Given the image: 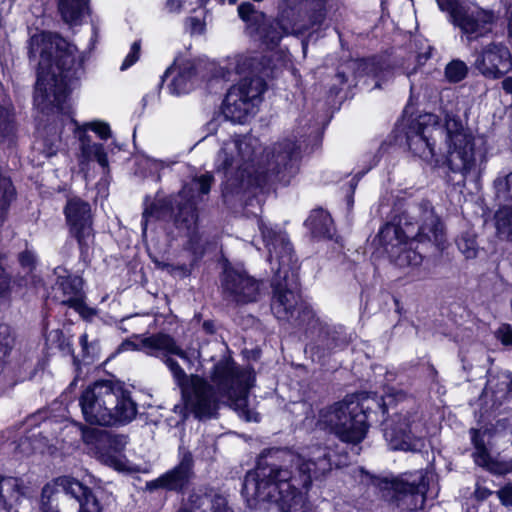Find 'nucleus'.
Masks as SVG:
<instances>
[{
    "instance_id": "f257e3e1",
    "label": "nucleus",
    "mask_w": 512,
    "mask_h": 512,
    "mask_svg": "<svg viewBox=\"0 0 512 512\" xmlns=\"http://www.w3.org/2000/svg\"><path fill=\"white\" fill-rule=\"evenodd\" d=\"M133 339L138 343L127 341L125 349L143 350L150 356L160 357L171 371L176 384L181 388L184 405H175L174 411L183 418L188 411L197 418H210L215 415L220 403L229 402L247 421H258L247 409V393L250 387L251 375L240 371L234 364L222 361L214 366L212 381L213 388L203 378L188 376L181 366L169 355L186 358V353L175 342L174 338L165 333L152 335H137Z\"/></svg>"
},
{
    "instance_id": "f03ea898",
    "label": "nucleus",
    "mask_w": 512,
    "mask_h": 512,
    "mask_svg": "<svg viewBox=\"0 0 512 512\" xmlns=\"http://www.w3.org/2000/svg\"><path fill=\"white\" fill-rule=\"evenodd\" d=\"M262 457L254 471L246 474L242 494L249 507L275 503L280 512H315L307 493L314 479L331 471L333 463L328 447L311 446L301 453L279 451Z\"/></svg>"
},
{
    "instance_id": "7ed1b4c3",
    "label": "nucleus",
    "mask_w": 512,
    "mask_h": 512,
    "mask_svg": "<svg viewBox=\"0 0 512 512\" xmlns=\"http://www.w3.org/2000/svg\"><path fill=\"white\" fill-rule=\"evenodd\" d=\"M258 139L251 136L235 137L224 141L216 154L214 165L226 178L223 194H238L252 187H263L276 180L288 184L298 171L301 143L285 139L266 153V163H255Z\"/></svg>"
},
{
    "instance_id": "20e7f679",
    "label": "nucleus",
    "mask_w": 512,
    "mask_h": 512,
    "mask_svg": "<svg viewBox=\"0 0 512 512\" xmlns=\"http://www.w3.org/2000/svg\"><path fill=\"white\" fill-rule=\"evenodd\" d=\"M29 56L39 59L34 105L44 114L57 113L62 121H72L68 93L82 69L81 54L59 35L41 32L31 36Z\"/></svg>"
},
{
    "instance_id": "39448f33",
    "label": "nucleus",
    "mask_w": 512,
    "mask_h": 512,
    "mask_svg": "<svg viewBox=\"0 0 512 512\" xmlns=\"http://www.w3.org/2000/svg\"><path fill=\"white\" fill-rule=\"evenodd\" d=\"M444 139L446 164L451 172L466 178L476 168L474 137L463 122L454 115H446L444 127L434 114L420 115L407 131V144L411 152L422 160L439 164L436 140Z\"/></svg>"
},
{
    "instance_id": "423d86ee",
    "label": "nucleus",
    "mask_w": 512,
    "mask_h": 512,
    "mask_svg": "<svg viewBox=\"0 0 512 512\" xmlns=\"http://www.w3.org/2000/svg\"><path fill=\"white\" fill-rule=\"evenodd\" d=\"M257 223L268 250V260L275 269L272 312L279 320L291 321L299 304L297 260L285 233L263 219H258Z\"/></svg>"
},
{
    "instance_id": "0eeeda50",
    "label": "nucleus",
    "mask_w": 512,
    "mask_h": 512,
    "mask_svg": "<svg viewBox=\"0 0 512 512\" xmlns=\"http://www.w3.org/2000/svg\"><path fill=\"white\" fill-rule=\"evenodd\" d=\"M408 231L393 223L385 224L378 233V241L388 253L391 261L399 268L415 269L423 261L422 255L413 248L416 240L419 243L429 242L438 248H443L446 241L445 231L440 219L428 205H425L422 224L415 239L407 241Z\"/></svg>"
},
{
    "instance_id": "6e6552de",
    "label": "nucleus",
    "mask_w": 512,
    "mask_h": 512,
    "mask_svg": "<svg viewBox=\"0 0 512 512\" xmlns=\"http://www.w3.org/2000/svg\"><path fill=\"white\" fill-rule=\"evenodd\" d=\"M79 405L86 422L109 426L128 423L137 413L130 392L120 382L96 381L82 393Z\"/></svg>"
},
{
    "instance_id": "1a4fd4ad",
    "label": "nucleus",
    "mask_w": 512,
    "mask_h": 512,
    "mask_svg": "<svg viewBox=\"0 0 512 512\" xmlns=\"http://www.w3.org/2000/svg\"><path fill=\"white\" fill-rule=\"evenodd\" d=\"M213 181L211 174H203L186 183L173 199H156L143 212V232L152 218H166L174 213V224L179 233L187 237L191 244L197 240V201L208 194Z\"/></svg>"
},
{
    "instance_id": "9d476101",
    "label": "nucleus",
    "mask_w": 512,
    "mask_h": 512,
    "mask_svg": "<svg viewBox=\"0 0 512 512\" xmlns=\"http://www.w3.org/2000/svg\"><path fill=\"white\" fill-rule=\"evenodd\" d=\"M239 17L247 24L251 35H258L268 48H275L285 35L301 34L309 29L299 20V13L292 9L281 12L278 18L268 22L265 15L257 11L250 2H243L238 7Z\"/></svg>"
},
{
    "instance_id": "9b49d317",
    "label": "nucleus",
    "mask_w": 512,
    "mask_h": 512,
    "mask_svg": "<svg viewBox=\"0 0 512 512\" xmlns=\"http://www.w3.org/2000/svg\"><path fill=\"white\" fill-rule=\"evenodd\" d=\"M350 401H343L323 409L319 415V424L335 433L343 442L359 443L367 432V414L363 404L357 397H350Z\"/></svg>"
},
{
    "instance_id": "f8f14e48",
    "label": "nucleus",
    "mask_w": 512,
    "mask_h": 512,
    "mask_svg": "<svg viewBox=\"0 0 512 512\" xmlns=\"http://www.w3.org/2000/svg\"><path fill=\"white\" fill-rule=\"evenodd\" d=\"M382 425L384 438L392 450L418 451L423 447L425 427L417 412L394 413Z\"/></svg>"
},
{
    "instance_id": "ddd939ff",
    "label": "nucleus",
    "mask_w": 512,
    "mask_h": 512,
    "mask_svg": "<svg viewBox=\"0 0 512 512\" xmlns=\"http://www.w3.org/2000/svg\"><path fill=\"white\" fill-rule=\"evenodd\" d=\"M266 85L258 76L244 77L232 86L223 103V115L234 123H243L261 102Z\"/></svg>"
},
{
    "instance_id": "4468645a",
    "label": "nucleus",
    "mask_w": 512,
    "mask_h": 512,
    "mask_svg": "<svg viewBox=\"0 0 512 512\" xmlns=\"http://www.w3.org/2000/svg\"><path fill=\"white\" fill-rule=\"evenodd\" d=\"M432 475L423 471L404 474L390 482H385L391 500L403 510L422 508Z\"/></svg>"
},
{
    "instance_id": "2eb2a0df",
    "label": "nucleus",
    "mask_w": 512,
    "mask_h": 512,
    "mask_svg": "<svg viewBox=\"0 0 512 512\" xmlns=\"http://www.w3.org/2000/svg\"><path fill=\"white\" fill-rule=\"evenodd\" d=\"M71 235L77 240L82 254L94 244L91 207L80 198H71L64 209Z\"/></svg>"
},
{
    "instance_id": "dca6fc26",
    "label": "nucleus",
    "mask_w": 512,
    "mask_h": 512,
    "mask_svg": "<svg viewBox=\"0 0 512 512\" xmlns=\"http://www.w3.org/2000/svg\"><path fill=\"white\" fill-rule=\"evenodd\" d=\"M450 22L471 42L491 32L493 13L474 4H465L453 11Z\"/></svg>"
},
{
    "instance_id": "f3484780",
    "label": "nucleus",
    "mask_w": 512,
    "mask_h": 512,
    "mask_svg": "<svg viewBox=\"0 0 512 512\" xmlns=\"http://www.w3.org/2000/svg\"><path fill=\"white\" fill-rule=\"evenodd\" d=\"M474 67L486 78L498 79L512 69V56L502 43H490L476 54Z\"/></svg>"
},
{
    "instance_id": "a211bd4d",
    "label": "nucleus",
    "mask_w": 512,
    "mask_h": 512,
    "mask_svg": "<svg viewBox=\"0 0 512 512\" xmlns=\"http://www.w3.org/2000/svg\"><path fill=\"white\" fill-rule=\"evenodd\" d=\"M224 296L236 303H249L257 299L259 285L245 271L225 268L222 277Z\"/></svg>"
},
{
    "instance_id": "6ab92c4d",
    "label": "nucleus",
    "mask_w": 512,
    "mask_h": 512,
    "mask_svg": "<svg viewBox=\"0 0 512 512\" xmlns=\"http://www.w3.org/2000/svg\"><path fill=\"white\" fill-rule=\"evenodd\" d=\"M83 281L78 276H59L52 288L53 299L60 304L73 308L80 315L87 317L91 314L84 302Z\"/></svg>"
},
{
    "instance_id": "aec40b11",
    "label": "nucleus",
    "mask_w": 512,
    "mask_h": 512,
    "mask_svg": "<svg viewBox=\"0 0 512 512\" xmlns=\"http://www.w3.org/2000/svg\"><path fill=\"white\" fill-rule=\"evenodd\" d=\"M193 460L190 454H185L180 463L172 470L166 472L159 478L147 482L148 490H156L159 488L167 490H181L189 482L192 476Z\"/></svg>"
},
{
    "instance_id": "412c9836",
    "label": "nucleus",
    "mask_w": 512,
    "mask_h": 512,
    "mask_svg": "<svg viewBox=\"0 0 512 512\" xmlns=\"http://www.w3.org/2000/svg\"><path fill=\"white\" fill-rule=\"evenodd\" d=\"M124 442L118 436L103 435L98 439L96 446L97 459L106 466L112 467L117 471H125L128 464L125 456L122 454Z\"/></svg>"
},
{
    "instance_id": "4be33fe9",
    "label": "nucleus",
    "mask_w": 512,
    "mask_h": 512,
    "mask_svg": "<svg viewBox=\"0 0 512 512\" xmlns=\"http://www.w3.org/2000/svg\"><path fill=\"white\" fill-rule=\"evenodd\" d=\"M471 442L474 447L472 458L474 463L492 474L504 475L510 471V464L493 458L486 446L485 433L477 429L470 430Z\"/></svg>"
},
{
    "instance_id": "5701e85b",
    "label": "nucleus",
    "mask_w": 512,
    "mask_h": 512,
    "mask_svg": "<svg viewBox=\"0 0 512 512\" xmlns=\"http://www.w3.org/2000/svg\"><path fill=\"white\" fill-rule=\"evenodd\" d=\"M56 484L78 500L80 504L79 512H102L97 497L80 481L69 476H62L57 478Z\"/></svg>"
},
{
    "instance_id": "b1692460",
    "label": "nucleus",
    "mask_w": 512,
    "mask_h": 512,
    "mask_svg": "<svg viewBox=\"0 0 512 512\" xmlns=\"http://www.w3.org/2000/svg\"><path fill=\"white\" fill-rule=\"evenodd\" d=\"M178 512H232L225 497L218 494L193 492Z\"/></svg>"
},
{
    "instance_id": "393cba45",
    "label": "nucleus",
    "mask_w": 512,
    "mask_h": 512,
    "mask_svg": "<svg viewBox=\"0 0 512 512\" xmlns=\"http://www.w3.org/2000/svg\"><path fill=\"white\" fill-rule=\"evenodd\" d=\"M175 74L168 88L173 95H182L190 92L194 86L195 64L184 61L181 64L170 67L165 75Z\"/></svg>"
},
{
    "instance_id": "a878e982",
    "label": "nucleus",
    "mask_w": 512,
    "mask_h": 512,
    "mask_svg": "<svg viewBox=\"0 0 512 512\" xmlns=\"http://www.w3.org/2000/svg\"><path fill=\"white\" fill-rule=\"evenodd\" d=\"M23 501H28V498L21 480L14 477H0V507L10 511Z\"/></svg>"
},
{
    "instance_id": "bb28decb",
    "label": "nucleus",
    "mask_w": 512,
    "mask_h": 512,
    "mask_svg": "<svg viewBox=\"0 0 512 512\" xmlns=\"http://www.w3.org/2000/svg\"><path fill=\"white\" fill-rule=\"evenodd\" d=\"M305 224L314 237L332 239L335 234L333 220L329 213L323 209L313 210Z\"/></svg>"
},
{
    "instance_id": "cd10ccee",
    "label": "nucleus",
    "mask_w": 512,
    "mask_h": 512,
    "mask_svg": "<svg viewBox=\"0 0 512 512\" xmlns=\"http://www.w3.org/2000/svg\"><path fill=\"white\" fill-rule=\"evenodd\" d=\"M62 19L70 25H78L88 13V0H59Z\"/></svg>"
},
{
    "instance_id": "c85d7f7f",
    "label": "nucleus",
    "mask_w": 512,
    "mask_h": 512,
    "mask_svg": "<svg viewBox=\"0 0 512 512\" xmlns=\"http://www.w3.org/2000/svg\"><path fill=\"white\" fill-rule=\"evenodd\" d=\"M80 141L81 162L95 160L102 168H108V157L102 144L92 142L86 135L82 136Z\"/></svg>"
},
{
    "instance_id": "c756f323",
    "label": "nucleus",
    "mask_w": 512,
    "mask_h": 512,
    "mask_svg": "<svg viewBox=\"0 0 512 512\" xmlns=\"http://www.w3.org/2000/svg\"><path fill=\"white\" fill-rule=\"evenodd\" d=\"M496 228L500 237L512 240V207L504 206L498 210Z\"/></svg>"
},
{
    "instance_id": "7c9ffc66",
    "label": "nucleus",
    "mask_w": 512,
    "mask_h": 512,
    "mask_svg": "<svg viewBox=\"0 0 512 512\" xmlns=\"http://www.w3.org/2000/svg\"><path fill=\"white\" fill-rule=\"evenodd\" d=\"M14 131V115L11 105L0 98V135L7 137Z\"/></svg>"
},
{
    "instance_id": "2f4dec72",
    "label": "nucleus",
    "mask_w": 512,
    "mask_h": 512,
    "mask_svg": "<svg viewBox=\"0 0 512 512\" xmlns=\"http://www.w3.org/2000/svg\"><path fill=\"white\" fill-rule=\"evenodd\" d=\"M468 73L467 65L461 60H453L445 68V76L449 82L462 81Z\"/></svg>"
},
{
    "instance_id": "473e14b6",
    "label": "nucleus",
    "mask_w": 512,
    "mask_h": 512,
    "mask_svg": "<svg viewBox=\"0 0 512 512\" xmlns=\"http://www.w3.org/2000/svg\"><path fill=\"white\" fill-rule=\"evenodd\" d=\"M298 316L294 319V324L299 327H307L309 329H315L320 325L319 320L316 319L313 310L308 306H299Z\"/></svg>"
},
{
    "instance_id": "72a5a7b5",
    "label": "nucleus",
    "mask_w": 512,
    "mask_h": 512,
    "mask_svg": "<svg viewBox=\"0 0 512 512\" xmlns=\"http://www.w3.org/2000/svg\"><path fill=\"white\" fill-rule=\"evenodd\" d=\"M459 250L467 259L475 258L477 255V244L473 236L463 234L457 241Z\"/></svg>"
},
{
    "instance_id": "f704fd0d",
    "label": "nucleus",
    "mask_w": 512,
    "mask_h": 512,
    "mask_svg": "<svg viewBox=\"0 0 512 512\" xmlns=\"http://www.w3.org/2000/svg\"><path fill=\"white\" fill-rule=\"evenodd\" d=\"M84 131L91 130L96 133L101 139L106 140L111 137V129L107 122L95 120L84 123L82 126Z\"/></svg>"
},
{
    "instance_id": "c9c22d12",
    "label": "nucleus",
    "mask_w": 512,
    "mask_h": 512,
    "mask_svg": "<svg viewBox=\"0 0 512 512\" xmlns=\"http://www.w3.org/2000/svg\"><path fill=\"white\" fill-rule=\"evenodd\" d=\"M252 66L251 59L244 55H236L229 62V69L237 74L245 73Z\"/></svg>"
},
{
    "instance_id": "e433bc0d",
    "label": "nucleus",
    "mask_w": 512,
    "mask_h": 512,
    "mask_svg": "<svg viewBox=\"0 0 512 512\" xmlns=\"http://www.w3.org/2000/svg\"><path fill=\"white\" fill-rule=\"evenodd\" d=\"M139 54H140V43L136 41L132 44L130 52L124 59L120 69L126 70L130 66H132L138 60Z\"/></svg>"
},
{
    "instance_id": "4c0bfd02",
    "label": "nucleus",
    "mask_w": 512,
    "mask_h": 512,
    "mask_svg": "<svg viewBox=\"0 0 512 512\" xmlns=\"http://www.w3.org/2000/svg\"><path fill=\"white\" fill-rule=\"evenodd\" d=\"M139 54H140V43L136 41L132 44L130 52L124 59L120 69L126 70L130 66H132L138 60Z\"/></svg>"
},
{
    "instance_id": "58836bf2",
    "label": "nucleus",
    "mask_w": 512,
    "mask_h": 512,
    "mask_svg": "<svg viewBox=\"0 0 512 512\" xmlns=\"http://www.w3.org/2000/svg\"><path fill=\"white\" fill-rule=\"evenodd\" d=\"M441 11L448 12L449 21L452 20L453 11L459 6H464L463 3H458L456 0H436Z\"/></svg>"
},
{
    "instance_id": "ea45409f",
    "label": "nucleus",
    "mask_w": 512,
    "mask_h": 512,
    "mask_svg": "<svg viewBox=\"0 0 512 512\" xmlns=\"http://www.w3.org/2000/svg\"><path fill=\"white\" fill-rule=\"evenodd\" d=\"M187 25L189 26L191 34H202L205 31V23L197 17L188 18Z\"/></svg>"
},
{
    "instance_id": "a19ab883",
    "label": "nucleus",
    "mask_w": 512,
    "mask_h": 512,
    "mask_svg": "<svg viewBox=\"0 0 512 512\" xmlns=\"http://www.w3.org/2000/svg\"><path fill=\"white\" fill-rule=\"evenodd\" d=\"M497 495L501 501V503L505 506H511L512 505V485L508 484L501 488Z\"/></svg>"
},
{
    "instance_id": "79ce46f5",
    "label": "nucleus",
    "mask_w": 512,
    "mask_h": 512,
    "mask_svg": "<svg viewBox=\"0 0 512 512\" xmlns=\"http://www.w3.org/2000/svg\"><path fill=\"white\" fill-rule=\"evenodd\" d=\"M492 494V491L486 487L477 484L474 495L478 500H485Z\"/></svg>"
},
{
    "instance_id": "37998d69",
    "label": "nucleus",
    "mask_w": 512,
    "mask_h": 512,
    "mask_svg": "<svg viewBox=\"0 0 512 512\" xmlns=\"http://www.w3.org/2000/svg\"><path fill=\"white\" fill-rule=\"evenodd\" d=\"M501 341L504 344H512V330L509 326H504L499 330Z\"/></svg>"
},
{
    "instance_id": "c03bdc74",
    "label": "nucleus",
    "mask_w": 512,
    "mask_h": 512,
    "mask_svg": "<svg viewBox=\"0 0 512 512\" xmlns=\"http://www.w3.org/2000/svg\"><path fill=\"white\" fill-rule=\"evenodd\" d=\"M182 8V3L179 0H167L165 4V9L169 13L179 12Z\"/></svg>"
},
{
    "instance_id": "a18cd8bd",
    "label": "nucleus",
    "mask_w": 512,
    "mask_h": 512,
    "mask_svg": "<svg viewBox=\"0 0 512 512\" xmlns=\"http://www.w3.org/2000/svg\"><path fill=\"white\" fill-rule=\"evenodd\" d=\"M147 162L149 163V167L154 168L155 170L162 169L166 166L164 161L157 160V159H147Z\"/></svg>"
},
{
    "instance_id": "49530a36",
    "label": "nucleus",
    "mask_w": 512,
    "mask_h": 512,
    "mask_svg": "<svg viewBox=\"0 0 512 512\" xmlns=\"http://www.w3.org/2000/svg\"><path fill=\"white\" fill-rule=\"evenodd\" d=\"M20 262L24 266H29L33 262V256L30 253H22L20 255Z\"/></svg>"
},
{
    "instance_id": "de8ad7c7",
    "label": "nucleus",
    "mask_w": 512,
    "mask_h": 512,
    "mask_svg": "<svg viewBox=\"0 0 512 512\" xmlns=\"http://www.w3.org/2000/svg\"><path fill=\"white\" fill-rule=\"evenodd\" d=\"M502 87L507 93H512V76L503 80Z\"/></svg>"
},
{
    "instance_id": "09e8293b",
    "label": "nucleus",
    "mask_w": 512,
    "mask_h": 512,
    "mask_svg": "<svg viewBox=\"0 0 512 512\" xmlns=\"http://www.w3.org/2000/svg\"><path fill=\"white\" fill-rule=\"evenodd\" d=\"M383 403L381 405L383 413H388V406L391 405L393 399L389 396L387 399H382Z\"/></svg>"
},
{
    "instance_id": "8fccbe9b",
    "label": "nucleus",
    "mask_w": 512,
    "mask_h": 512,
    "mask_svg": "<svg viewBox=\"0 0 512 512\" xmlns=\"http://www.w3.org/2000/svg\"><path fill=\"white\" fill-rule=\"evenodd\" d=\"M505 381L503 384L508 388L509 391H512V378L509 375H504Z\"/></svg>"
},
{
    "instance_id": "3c124183",
    "label": "nucleus",
    "mask_w": 512,
    "mask_h": 512,
    "mask_svg": "<svg viewBox=\"0 0 512 512\" xmlns=\"http://www.w3.org/2000/svg\"><path fill=\"white\" fill-rule=\"evenodd\" d=\"M79 341H80V344L83 347V349H86L87 343H88V336H87V334L81 335Z\"/></svg>"
},
{
    "instance_id": "603ef678",
    "label": "nucleus",
    "mask_w": 512,
    "mask_h": 512,
    "mask_svg": "<svg viewBox=\"0 0 512 512\" xmlns=\"http://www.w3.org/2000/svg\"><path fill=\"white\" fill-rule=\"evenodd\" d=\"M337 77L340 79L341 83H344L347 81L345 74L343 72H338Z\"/></svg>"
},
{
    "instance_id": "864d4df0",
    "label": "nucleus",
    "mask_w": 512,
    "mask_h": 512,
    "mask_svg": "<svg viewBox=\"0 0 512 512\" xmlns=\"http://www.w3.org/2000/svg\"><path fill=\"white\" fill-rule=\"evenodd\" d=\"M321 20H322V14H319L317 16V19L315 21H313L312 26L315 25V24H320Z\"/></svg>"
},
{
    "instance_id": "5fc2aeb1",
    "label": "nucleus",
    "mask_w": 512,
    "mask_h": 512,
    "mask_svg": "<svg viewBox=\"0 0 512 512\" xmlns=\"http://www.w3.org/2000/svg\"><path fill=\"white\" fill-rule=\"evenodd\" d=\"M487 389L493 391V380H488V382H487Z\"/></svg>"
},
{
    "instance_id": "6e6d98bb",
    "label": "nucleus",
    "mask_w": 512,
    "mask_h": 512,
    "mask_svg": "<svg viewBox=\"0 0 512 512\" xmlns=\"http://www.w3.org/2000/svg\"><path fill=\"white\" fill-rule=\"evenodd\" d=\"M511 181H512V173H510V174L507 176V178H506V180H505V185H509V183H510Z\"/></svg>"
},
{
    "instance_id": "4d7b16f0",
    "label": "nucleus",
    "mask_w": 512,
    "mask_h": 512,
    "mask_svg": "<svg viewBox=\"0 0 512 512\" xmlns=\"http://www.w3.org/2000/svg\"><path fill=\"white\" fill-rule=\"evenodd\" d=\"M352 65H353V66H356V65H357L358 67H361V66L366 65V63H364V62H353V63H352Z\"/></svg>"
},
{
    "instance_id": "13d9d810",
    "label": "nucleus",
    "mask_w": 512,
    "mask_h": 512,
    "mask_svg": "<svg viewBox=\"0 0 512 512\" xmlns=\"http://www.w3.org/2000/svg\"><path fill=\"white\" fill-rule=\"evenodd\" d=\"M44 512H58V511H57V510H54V509L49 508V509L44 510Z\"/></svg>"
},
{
    "instance_id": "bf43d9fd",
    "label": "nucleus",
    "mask_w": 512,
    "mask_h": 512,
    "mask_svg": "<svg viewBox=\"0 0 512 512\" xmlns=\"http://www.w3.org/2000/svg\"><path fill=\"white\" fill-rule=\"evenodd\" d=\"M2 97V85L0 84V98Z\"/></svg>"
},
{
    "instance_id": "052dcab7",
    "label": "nucleus",
    "mask_w": 512,
    "mask_h": 512,
    "mask_svg": "<svg viewBox=\"0 0 512 512\" xmlns=\"http://www.w3.org/2000/svg\"><path fill=\"white\" fill-rule=\"evenodd\" d=\"M235 2H236V0H230V3H233V4H234Z\"/></svg>"
}]
</instances>
